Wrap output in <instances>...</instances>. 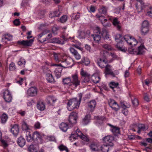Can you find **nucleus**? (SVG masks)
I'll list each match as a JSON object with an SVG mask.
<instances>
[{
  "label": "nucleus",
  "instance_id": "obj_1",
  "mask_svg": "<svg viewBox=\"0 0 152 152\" xmlns=\"http://www.w3.org/2000/svg\"><path fill=\"white\" fill-rule=\"evenodd\" d=\"M23 130H24L27 141L28 142L33 141L37 144H40L43 142L42 137L43 135L40 134L37 131L34 132L31 135L28 128V125L25 121H23L22 125Z\"/></svg>",
  "mask_w": 152,
  "mask_h": 152
},
{
  "label": "nucleus",
  "instance_id": "obj_2",
  "mask_svg": "<svg viewBox=\"0 0 152 152\" xmlns=\"http://www.w3.org/2000/svg\"><path fill=\"white\" fill-rule=\"evenodd\" d=\"M80 103L78 101L77 99L74 98L69 100L67 103V108L68 110L71 111L75 109L79 108Z\"/></svg>",
  "mask_w": 152,
  "mask_h": 152
},
{
  "label": "nucleus",
  "instance_id": "obj_3",
  "mask_svg": "<svg viewBox=\"0 0 152 152\" xmlns=\"http://www.w3.org/2000/svg\"><path fill=\"white\" fill-rule=\"evenodd\" d=\"M124 39L129 45L132 46H135L137 43V41L134 37L129 35L124 36Z\"/></svg>",
  "mask_w": 152,
  "mask_h": 152
},
{
  "label": "nucleus",
  "instance_id": "obj_4",
  "mask_svg": "<svg viewBox=\"0 0 152 152\" xmlns=\"http://www.w3.org/2000/svg\"><path fill=\"white\" fill-rule=\"evenodd\" d=\"M94 33L96 34H92L91 36L93 37L94 41L97 42L100 40L101 36L102 35L100 28L97 27L94 30Z\"/></svg>",
  "mask_w": 152,
  "mask_h": 152
},
{
  "label": "nucleus",
  "instance_id": "obj_5",
  "mask_svg": "<svg viewBox=\"0 0 152 152\" xmlns=\"http://www.w3.org/2000/svg\"><path fill=\"white\" fill-rule=\"evenodd\" d=\"M71 80L72 85H74L75 87L80 85V81L78 79V75L77 74L75 73L72 75Z\"/></svg>",
  "mask_w": 152,
  "mask_h": 152
},
{
  "label": "nucleus",
  "instance_id": "obj_6",
  "mask_svg": "<svg viewBox=\"0 0 152 152\" xmlns=\"http://www.w3.org/2000/svg\"><path fill=\"white\" fill-rule=\"evenodd\" d=\"M112 66L110 65L107 64L105 66V75H110L113 77L115 76V75H117L118 74V71L114 73L111 70Z\"/></svg>",
  "mask_w": 152,
  "mask_h": 152
},
{
  "label": "nucleus",
  "instance_id": "obj_7",
  "mask_svg": "<svg viewBox=\"0 0 152 152\" xmlns=\"http://www.w3.org/2000/svg\"><path fill=\"white\" fill-rule=\"evenodd\" d=\"M77 118V113L76 112H72L70 113L69 116V121L70 124L72 125L76 123Z\"/></svg>",
  "mask_w": 152,
  "mask_h": 152
},
{
  "label": "nucleus",
  "instance_id": "obj_8",
  "mask_svg": "<svg viewBox=\"0 0 152 152\" xmlns=\"http://www.w3.org/2000/svg\"><path fill=\"white\" fill-rule=\"evenodd\" d=\"M70 53L76 59L78 60L80 59L81 56L79 52L75 48L72 47L69 48Z\"/></svg>",
  "mask_w": 152,
  "mask_h": 152
},
{
  "label": "nucleus",
  "instance_id": "obj_9",
  "mask_svg": "<svg viewBox=\"0 0 152 152\" xmlns=\"http://www.w3.org/2000/svg\"><path fill=\"white\" fill-rule=\"evenodd\" d=\"M108 103L110 106L115 111H117L120 108L117 103L113 99H110Z\"/></svg>",
  "mask_w": 152,
  "mask_h": 152
},
{
  "label": "nucleus",
  "instance_id": "obj_10",
  "mask_svg": "<svg viewBox=\"0 0 152 152\" xmlns=\"http://www.w3.org/2000/svg\"><path fill=\"white\" fill-rule=\"evenodd\" d=\"M3 97L6 102H11L12 99V96L10 91L5 90L3 93Z\"/></svg>",
  "mask_w": 152,
  "mask_h": 152
},
{
  "label": "nucleus",
  "instance_id": "obj_11",
  "mask_svg": "<svg viewBox=\"0 0 152 152\" xmlns=\"http://www.w3.org/2000/svg\"><path fill=\"white\" fill-rule=\"evenodd\" d=\"M34 41V39H31L29 40L18 41L17 43L18 44L24 46H31L32 45Z\"/></svg>",
  "mask_w": 152,
  "mask_h": 152
},
{
  "label": "nucleus",
  "instance_id": "obj_12",
  "mask_svg": "<svg viewBox=\"0 0 152 152\" xmlns=\"http://www.w3.org/2000/svg\"><path fill=\"white\" fill-rule=\"evenodd\" d=\"M37 89L36 87L30 88L27 91V95L29 96H34L37 94Z\"/></svg>",
  "mask_w": 152,
  "mask_h": 152
},
{
  "label": "nucleus",
  "instance_id": "obj_13",
  "mask_svg": "<svg viewBox=\"0 0 152 152\" xmlns=\"http://www.w3.org/2000/svg\"><path fill=\"white\" fill-rule=\"evenodd\" d=\"M137 1L139 2L140 5L138 4V3H137L136 5V9L139 13L142 11L144 8L145 7V3L142 0H136Z\"/></svg>",
  "mask_w": 152,
  "mask_h": 152
},
{
  "label": "nucleus",
  "instance_id": "obj_14",
  "mask_svg": "<svg viewBox=\"0 0 152 152\" xmlns=\"http://www.w3.org/2000/svg\"><path fill=\"white\" fill-rule=\"evenodd\" d=\"M107 63V59L101 58H100L97 62L98 65L101 68L105 67Z\"/></svg>",
  "mask_w": 152,
  "mask_h": 152
},
{
  "label": "nucleus",
  "instance_id": "obj_15",
  "mask_svg": "<svg viewBox=\"0 0 152 152\" xmlns=\"http://www.w3.org/2000/svg\"><path fill=\"white\" fill-rule=\"evenodd\" d=\"M63 60H64V61H66L68 67L74 65V60L71 58L67 57L66 56L64 55L63 56Z\"/></svg>",
  "mask_w": 152,
  "mask_h": 152
},
{
  "label": "nucleus",
  "instance_id": "obj_16",
  "mask_svg": "<svg viewBox=\"0 0 152 152\" xmlns=\"http://www.w3.org/2000/svg\"><path fill=\"white\" fill-rule=\"evenodd\" d=\"M113 20L112 23L113 25L116 27L117 29L120 30L121 28V26L120 25V22L118 20V19L116 18H113L111 17L109 18V20Z\"/></svg>",
  "mask_w": 152,
  "mask_h": 152
},
{
  "label": "nucleus",
  "instance_id": "obj_17",
  "mask_svg": "<svg viewBox=\"0 0 152 152\" xmlns=\"http://www.w3.org/2000/svg\"><path fill=\"white\" fill-rule=\"evenodd\" d=\"M11 132L14 136H16L18 134L19 132L18 125L16 124L13 125L11 128Z\"/></svg>",
  "mask_w": 152,
  "mask_h": 152
},
{
  "label": "nucleus",
  "instance_id": "obj_18",
  "mask_svg": "<svg viewBox=\"0 0 152 152\" xmlns=\"http://www.w3.org/2000/svg\"><path fill=\"white\" fill-rule=\"evenodd\" d=\"M90 147L92 151H96L100 150V146L95 143H92L90 145Z\"/></svg>",
  "mask_w": 152,
  "mask_h": 152
},
{
  "label": "nucleus",
  "instance_id": "obj_19",
  "mask_svg": "<svg viewBox=\"0 0 152 152\" xmlns=\"http://www.w3.org/2000/svg\"><path fill=\"white\" fill-rule=\"evenodd\" d=\"M96 103L95 100H92L88 103V109L91 112L94 111L96 106Z\"/></svg>",
  "mask_w": 152,
  "mask_h": 152
},
{
  "label": "nucleus",
  "instance_id": "obj_20",
  "mask_svg": "<svg viewBox=\"0 0 152 152\" xmlns=\"http://www.w3.org/2000/svg\"><path fill=\"white\" fill-rule=\"evenodd\" d=\"M115 41L117 42V43L122 44V42L124 39V37L120 34H116L115 35Z\"/></svg>",
  "mask_w": 152,
  "mask_h": 152
},
{
  "label": "nucleus",
  "instance_id": "obj_21",
  "mask_svg": "<svg viewBox=\"0 0 152 152\" xmlns=\"http://www.w3.org/2000/svg\"><path fill=\"white\" fill-rule=\"evenodd\" d=\"M17 142L19 146L23 147L26 144V140L23 137L21 136L18 139Z\"/></svg>",
  "mask_w": 152,
  "mask_h": 152
},
{
  "label": "nucleus",
  "instance_id": "obj_22",
  "mask_svg": "<svg viewBox=\"0 0 152 152\" xmlns=\"http://www.w3.org/2000/svg\"><path fill=\"white\" fill-rule=\"evenodd\" d=\"M64 55L63 54H60L59 53H53V56L56 62H59L63 58V56Z\"/></svg>",
  "mask_w": 152,
  "mask_h": 152
},
{
  "label": "nucleus",
  "instance_id": "obj_23",
  "mask_svg": "<svg viewBox=\"0 0 152 152\" xmlns=\"http://www.w3.org/2000/svg\"><path fill=\"white\" fill-rule=\"evenodd\" d=\"M91 120V115L90 114L86 115L84 118L83 119L82 122L84 125H86L90 122Z\"/></svg>",
  "mask_w": 152,
  "mask_h": 152
},
{
  "label": "nucleus",
  "instance_id": "obj_24",
  "mask_svg": "<svg viewBox=\"0 0 152 152\" xmlns=\"http://www.w3.org/2000/svg\"><path fill=\"white\" fill-rule=\"evenodd\" d=\"M109 125L111 126L110 130L115 135H117L119 133V128L116 126H114L110 124Z\"/></svg>",
  "mask_w": 152,
  "mask_h": 152
},
{
  "label": "nucleus",
  "instance_id": "obj_25",
  "mask_svg": "<svg viewBox=\"0 0 152 152\" xmlns=\"http://www.w3.org/2000/svg\"><path fill=\"white\" fill-rule=\"evenodd\" d=\"M145 47L143 45H140L138 47L137 51H134L133 50V52H135L136 54L137 55L142 54L144 52Z\"/></svg>",
  "mask_w": 152,
  "mask_h": 152
},
{
  "label": "nucleus",
  "instance_id": "obj_26",
  "mask_svg": "<svg viewBox=\"0 0 152 152\" xmlns=\"http://www.w3.org/2000/svg\"><path fill=\"white\" fill-rule=\"evenodd\" d=\"M100 57L101 58L107 59V58L110 56V53L108 51L102 50L100 52Z\"/></svg>",
  "mask_w": 152,
  "mask_h": 152
},
{
  "label": "nucleus",
  "instance_id": "obj_27",
  "mask_svg": "<svg viewBox=\"0 0 152 152\" xmlns=\"http://www.w3.org/2000/svg\"><path fill=\"white\" fill-rule=\"evenodd\" d=\"M46 100L47 103L51 105L56 101V99L53 96H49L47 98Z\"/></svg>",
  "mask_w": 152,
  "mask_h": 152
},
{
  "label": "nucleus",
  "instance_id": "obj_28",
  "mask_svg": "<svg viewBox=\"0 0 152 152\" xmlns=\"http://www.w3.org/2000/svg\"><path fill=\"white\" fill-rule=\"evenodd\" d=\"M91 79L93 83H99V82L100 78V77L97 75H94L92 76Z\"/></svg>",
  "mask_w": 152,
  "mask_h": 152
},
{
  "label": "nucleus",
  "instance_id": "obj_29",
  "mask_svg": "<svg viewBox=\"0 0 152 152\" xmlns=\"http://www.w3.org/2000/svg\"><path fill=\"white\" fill-rule=\"evenodd\" d=\"M119 85V83H115L114 82H111L109 84L110 87L112 89L114 92L116 91L115 89L117 88Z\"/></svg>",
  "mask_w": 152,
  "mask_h": 152
},
{
  "label": "nucleus",
  "instance_id": "obj_30",
  "mask_svg": "<svg viewBox=\"0 0 152 152\" xmlns=\"http://www.w3.org/2000/svg\"><path fill=\"white\" fill-rule=\"evenodd\" d=\"M59 128L63 131L66 132L68 128V126L66 123L63 122L60 124Z\"/></svg>",
  "mask_w": 152,
  "mask_h": 152
},
{
  "label": "nucleus",
  "instance_id": "obj_31",
  "mask_svg": "<svg viewBox=\"0 0 152 152\" xmlns=\"http://www.w3.org/2000/svg\"><path fill=\"white\" fill-rule=\"evenodd\" d=\"M50 43H57L58 44H61V45L64 44V41H60L59 38H54L52 39L51 41L50 42Z\"/></svg>",
  "mask_w": 152,
  "mask_h": 152
},
{
  "label": "nucleus",
  "instance_id": "obj_32",
  "mask_svg": "<svg viewBox=\"0 0 152 152\" xmlns=\"http://www.w3.org/2000/svg\"><path fill=\"white\" fill-rule=\"evenodd\" d=\"M37 108L40 111L44 110L45 108V106L44 103L42 102H39L37 104Z\"/></svg>",
  "mask_w": 152,
  "mask_h": 152
},
{
  "label": "nucleus",
  "instance_id": "obj_33",
  "mask_svg": "<svg viewBox=\"0 0 152 152\" xmlns=\"http://www.w3.org/2000/svg\"><path fill=\"white\" fill-rule=\"evenodd\" d=\"M46 79L47 81L49 83H52L54 81V78L51 74L48 73L46 74Z\"/></svg>",
  "mask_w": 152,
  "mask_h": 152
},
{
  "label": "nucleus",
  "instance_id": "obj_34",
  "mask_svg": "<svg viewBox=\"0 0 152 152\" xmlns=\"http://www.w3.org/2000/svg\"><path fill=\"white\" fill-rule=\"evenodd\" d=\"M61 71V68L60 67H58L55 69L54 71V73L56 76L57 78H58L60 77Z\"/></svg>",
  "mask_w": 152,
  "mask_h": 152
},
{
  "label": "nucleus",
  "instance_id": "obj_35",
  "mask_svg": "<svg viewBox=\"0 0 152 152\" xmlns=\"http://www.w3.org/2000/svg\"><path fill=\"white\" fill-rule=\"evenodd\" d=\"M78 37L80 39H83L85 38L86 34L85 31L79 30L78 31Z\"/></svg>",
  "mask_w": 152,
  "mask_h": 152
},
{
  "label": "nucleus",
  "instance_id": "obj_36",
  "mask_svg": "<svg viewBox=\"0 0 152 152\" xmlns=\"http://www.w3.org/2000/svg\"><path fill=\"white\" fill-rule=\"evenodd\" d=\"M63 82L64 84L68 85L69 86H72L71 78L70 77H66L63 79Z\"/></svg>",
  "mask_w": 152,
  "mask_h": 152
},
{
  "label": "nucleus",
  "instance_id": "obj_37",
  "mask_svg": "<svg viewBox=\"0 0 152 152\" xmlns=\"http://www.w3.org/2000/svg\"><path fill=\"white\" fill-rule=\"evenodd\" d=\"M100 150L103 152H108L109 149V146L108 145H103L101 146H100Z\"/></svg>",
  "mask_w": 152,
  "mask_h": 152
},
{
  "label": "nucleus",
  "instance_id": "obj_38",
  "mask_svg": "<svg viewBox=\"0 0 152 152\" xmlns=\"http://www.w3.org/2000/svg\"><path fill=\"white\" fill-rule=\"evenodd\" d=\"M101 33V35L104 39H108L110 38L108 33L106 30H103Z\"/></svg>",
  "mask_w": 152,
  "mask_h": 152
},
{
  "label": "nucleus",
  "instance_id": "obj_39",
  "mask_svg": "<svg viewBox=\"0 0 152 152\" xmlns=\"http://www.w3.org/2000/svg\"><path fill=\"white\" fill-rule=\"evenodd\" d=\"M113 140V137L110 136H107L104 137L103 140L104 142L106 143H110Z\"/></svg>",
  "mask_w": 152,
  "mask_h": 152
},
{
  "label": "nucleus",
  "instance_id": "obj_40",
  "mask_svg": "<svg viewBox=\"0 0 152 152\" xmlns=\"http://www.w3.org/2000/svg\"><path fill=\"white\" fill-rule=\"evenodd\" d=\"M61 61V63L60 64H55L54 65L57 66H60L64 68L68 67L66 62V61H64V60H63V58H62Z\"/></svg>",
  "mask_w": 152,
  "mask_h": 152
},
{
  "label": "nucleus",
  "instance_id": "obj_41",
  "mask_svg": "<svg viewBox=\"0 0 152 152\" xmlns=\"http://www.w3.org/2000/svg\"><path fill=\"white\" fill-rule=\"evenodd\" d=\"M58 149L60 151H65L66 152H69V151L68 148L63 144H61L58 147Z\"/></svg>",
  "mask_w": 152,
  "mask_h": 152
},
{
  "label": "nucleus",
  "instance_id": "obj_42",
  "mask_svg": "<svg viewBox=\"0 0 152 152\" xmlns=\"http://www.w3.org/2000/svg\"><path fill=\"white\" fill-rule=\"evenodd\" d=\"M1 123L3 124L5 123L8 119L7 115L5 113L3 114L1 117Z\"/></svg>",
  "mask_w": 152,
  "mask_h": 152
},
{
  "label": "nucleus",
  "instance_id": "obj_43",
  "mask_svg": "<svg viewBox=\"0 0 152 152\" xmlns=\"http://www.w3.org/2000/svg\"><path fill=\"white\" fill-rule=\"evenodd\" d=\"M3 39H7L8 41H10L12 39V36L9 34H6L4 35L2 37Z\"/></svg>",
  "mask_w": 152,
  "mask_h": 152
},
{
  "label": "nucleus",
  "instance_id": "obj_44",
  "mask_svg": "<svg viewBox=\"0 0 152 152\" xmlns=\"http://www.w3.org/2000/svg\"><path fill=\"white\" fill-rule=\"evenodd\" d=\"M45 139L47 141L56 142V139L54 136H47L45 137Z\"/></svg>",
  "mask_w": 152,
  "mask_h": 152
},
{
  "label": "nucleus",
  "instance_id": "obj_45",
  "mask_svg": "<svg viewBox=\"0 0 152 152\" xmlns=\"http://www.w3.org/2000/svg\"><path fill=\"white\" fill-rule=\"evenodd\" d=\"M26 61L23 58H21L19 61L18 62V64L19 66H22L24 67L25 66Z\"/></svg>",
  "mask_w": 152,
  "mask_h": 152
},
{
  "label": "nucleus",
  "instance_id": "obj_46",
  "mask_svg": "<svg viewBox=\"0 0 152 152\" xmlns=\"http://www.w3.org/2000/svg\"><path fill=\"white\" fill-rule=\"evenodd\" d=\"M121 44H119V43H117L116 45V47L118 48V50L120 51L123 52H126L127 49H125L124 48L122 47V45H120Z\"/></svg>",
  "mask_w": 152,
  "mask_h": 152
},
{
  "label": "nucleus",
  "instance_id": "obj_47",
  "mask_svg": "<svg viewBox=\"0 0 152 152\" xmlns=\"http://www.w3.org/2000/svg\"><path fill=\"white\" fill-rule=\"evenodd\" d=\"M149 31L148 27H142L141 29L142 34L145 35Z\"/></svg>",
  "mask_w": 152,
  "mask_h": 152
},
{
  "label": "nucleus",
  "instance_id": "obj_48",
  "mask_svg": "<svg viewBox=\"0 0 152 152\" xmlns=\"http://www.w3.org/2000/svg\"><path fill=\"white\" fill-rule=\"evenodd\" d=\"M53 14L56 17H58L60 15L59 12L58 11H56L53 12H52L50 13L49 15V16L51 18H53V16H51Z\"/></svg>",
  "mask_w": 152,
  "mask_h": 152
},
{
  "label": "nucleus",
  "instance_id": "obj_49",
  "mask_svg": "<svg viewBox=\"0 0 152 152\" xmlns=\"http://www.w3.org/2000/svg\"><path fill=\"white\" fill-rule=\"evenodd\" d=\"M131 100L133 105L134 106H137L138 105L139 102L138 100L134 97L133 99L131 97Z\"/></svg>",
  "mask_w": 152,
  "mask_h": 152
},
{
  "label": "nucleus",
  "instance_id": "obj_50",
  "mask_svg": "<svg viewBox=\"0 0 152 152\" xmlns=\"http://www.w3.org/2000/svg\"><path fill=\"white\" fill-rule=\"evenodd\" d=\"M81 61L86 65H88L90 63L89 59L87 58H83L82 59Z\"/></svg>",
  "mask_w": 152,
  "mask_h": 152
},
{
  "label": "nucleus",
  "instance_id": "obj_51",
  "mask_svg": "<svg viewBox=\"0 0 152 152\" xmlns=\"http://www.w3.org/2000/svg\"><path fill=\"white\" fill-rule=\"evenodd\" d=\"M80 74L83 77L88 76V75H90L89 74L87 73V72L84 71L83 68L81 69Z\"/></svg>",
  "mask_w": 152,
  "mask_h": 152
},
{
  "label": "nucleus",
  "instance_id": "obj_52",
  "mask_svg": "<svg viewBox=\"0 0 152 152\" xmlns=\"http://www.w3.org/2000/svg\"><path fill=\"white\" fill-rule=\"evenodd\" d=\"M100 13L105 15L107 13V9L104 7H102L99 11Z\"/></svg>",
  "mask_w": 152,
  "mask_h": 152
},
{
  "label": "nucleus",
  "instance_id": "obj_53",
  "mask_svg": "<svg viewBox=\"0 0 152 152\" xmlns=\"http://www.w3.org/2000/svg\"><path fill=\"white\" fill-rule=\"evenodd\" d=\"M67 17L66 15H64L61 16L60 19V22L61 23L65 22L67 20Z\"/></svg>",
  "mask_w": 152,
  "mask_h": 152
},
{
  "label": "nucleus",
  "instance_id": "obj_54",
  "mask_svg": "<svg viewBox=\"0 0 152 152\" xmlns=\"http://www.w3.org/2000/svg\"><path fill=\"white\" fill-rule=\"evenodd\" d=\"M80 137L82 140L86 142H88L89 141V137L87 136H86L83 134L82 135H81Z\"/></svg>",
  "mask_w": 152,
  "mask_h": 152
},
{
  "label": "nucleus",
  "instance_id": "obj_55",
  "mask_svg": "<svg viewBox=\"0 0 152 152\" xmlns=\"http://www.w3.org/2000/svg\"><path fill=\"white\" fill-rule=\"evenodd\" d=\"M90 75L83 77H84V79L82 81V83H86L89 82L90 80Z\"/></svg>",
  "mask_w": 152,
  "mask_h": 152
},
{
  "label": "nucleus",
  "instance_id": "obj_56",
  "mask_svg": "<svg viewBox=\"0 0 152 152\" xmlns=\"http://www.w3.org/2000/svg\"><path fill=\"white\" fill-rule=\"evenodd\" d=\"M28 150L31 152H36L37 151L36 149L34 148V145H30Z\"/></svg>",
  "mask_w": 152,
  "mask_h": 152
},
{
  "label": "nucleus",
  "instance_id": "obj_57",
  "mask_svg": "<svg viewBox=\"0 0 152 152\" xmlns=\"http://www.w3.org/2000/svg\"><path fill=\"white\" fill-rule=\"evenodd\" d=\"M102 47L105 49L108 50H111L112 49L111 46L107 44H103L102 45Z\"/></svg>",
  "mask_w": 152,
  "mask_h": 152
},
{
  "label": "nucleus",
  "instance_id": "obj_58",
  "mask_svg": "<svg viewBox=\"0 0 152 152\" xmlns=\"http://www.w3.org/2000/svg\"><path fill=\"white\" fill-rule=\"evenodd\" d=\"M72 46L75 48L76 49L79 50L80 51H82L83 50V48L81 47L80 45H78L76 44H73L72 45Z\"/></svg>",
  "mask_w": 152,
  "mask_h": 152
},
{
  "label": "nucleus",
  "instance_id": "obj_59",
  "mask_svg": "<svg viewBox=\"0 0 152 152\" xmlns=\"http://www.w3.org/2000/svg\"><path fill=\"white\" fill-rule=\"evenodd\" d=\"M78 137L77 136L75 133L74 134H72L71 136L69 137V139L71 140H73H73L76 139H77V137Z\"/></svg>",
  "mask_w": 152,
  "mask_h": 152
},
{
  "label": "nucleus",
  "instance_id": "obj_60",
  "mask_svg": "<svg viewBox=\"0 0 152 152\" xmlns=\"http://www.w3.org/2000/svg\"><path fill=\"white\" fill-rule=\"evenodd\" d=\"M121 106L122 109L125 108H129L130 107L129 104L128 105H126L125 102H121Z\"/></svg>",
  "mask_w": 152,
  "mask_h": 152
},
{
  "label": "nucleus",
  "instance_id": "obj_61",
  "mask_svg": "<svg viewBox=\"0 0 152 152\" xmlns=\"http://www.w3.org/2000/svg\"><path fill=\"white\" fill-rule=\"evenodd\" d=\"M9 69L10 70L12 71L15 70V66L13 62L11 63L10 65Z\"/></svg>",
  "mask_w": 152,
  "mask_h": 152
},
{
  "label": "nucleus",
  "instance_id": "obj_62",
  "mask_svg": "<svg viewBox=\"0 0 152 152\" xmlns=\"http://www.w3.org/2000/svg\"><path fill=\"white\" fill-rule=\"evenodd\" d=\"M49 31L48 30L45 31L43 32L41 34H39L38 37V39L39 41L40 42V40L39 39L41 38V37L44 35L45 34L47 33Z\"/></svg>",
  "mask_w": 152,
  "mask_h": 152
},
{
  "label": "nucleus",
  "instance_id": "obj_63",
  "mask_svg": "<svg viewBox=\"0 0 152 152\" xmlns=\"http://www.w3.org/2000/svg\"><path fill=\"white\" fill-rule=\"evenodd\" d=\"M149 23L146 20L143 21L142 23V27H148Z\"/></svg>",
  "mask_w": 152,
  "mask_h": 152
},
{
  "label": "nucleus",
  "instance_id": "obj_64",
  "mask_svg": "<svg viewBox=\"0 0 152 152\" xmlns=\"http://www.w3.org/2000/svg\"><path fill=\"white\" fill-rule=\"evenodd\" d=\"M138 129L144 130L145 129V126L144 124H139L138 126Z\"/></svg>",
  "mask_w": 152,
  "mask_h": 152
}]
</instances>
